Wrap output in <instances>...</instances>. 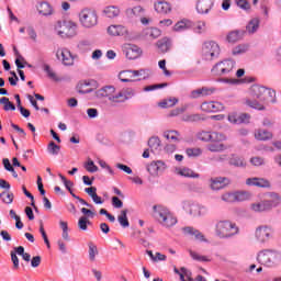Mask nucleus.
Wrapping results in <instances>:
<instances>
[{
	"label": "nucleus",
	"mask_w": 281,
	"mask_h": 281,
	"mask_svg": "<svg viewBox=\"0 0 281 281\" xmlns=\"http://www.w3.org/2000/svg\"><path fill=\"white\" fill-rule=\"evenodd\" d=\"M224 203H236V192H226L221 196Z\"/></svg>",
	"instance_id": "4d7b16f0"
},
{
	"label": "nucleus",
	"mask_w": 281,
	"mask_h": 281,
	"mask_svg": "<svg viewBox=\"0 0 281 281\" xmlns=\"http://www.w3.org/2000/svg\"><path fill=\"white\" fill-rule=\"evenodd\" d=\"M243 36H245V31H238V30L231 31L226 35V41L227 43H238V41H240Z\"/></svg>",
	"instance_id": "c9c22d12"
},
{
	"label": "nucleus",
	"mask_w": 281,
	"mask_h": 281,
	"mask_svg": "<svg viewBox=\"0 0 281 281\" xmlns=\"http://www.w3.org/2000/svg\"><path fill=\"white\" fill-rule=\"evenodd\" d=\"M216 0H198L195 3V10L198 14H210L214 10V4Z\"/></svg>",
	"instance_id": "f3484780"
},
{
	"label": "nucleus",
	"mask_w": 281,
	"mask_h": 281,
	"mask_svg": "<svg viewBox=\"0 0 281 281\" xmlns=\"http://www.w3.org/2000/svg\"><path fill=\"white\" fill-rule=\"evenodd\" d=\"M148 147L151 153L157 155V153L161 151V139L158 136H151L148 139Z\"/></svg>",
	"instance_id": "7c9ffc66"
},
{
	"label": "nucleus",
	"mask_w": 281,
	"mask_h": 281,
	"mask_svg": "<svg viewBox=\"0 0 281 281\" xmlns=\"http://www.w3.org/2000/svg\"><path fill=\"white\" fill-rule=\"evenodd\" d=\"M249 199H251V192H249V191H236L235 192V203L243 202V201H249Z\"/></svg>",
	"instance_id": "c03bdc74"
},
{
	"label": "nucleus",
	"mask_w": 281,
	"mask_h": 281,
	"mask_svg": "<svg viewBox=\"0 0 281 281\" xmlns=\"http://www.w3.org/2000/svg\"><path fill=\"white\" fill-rule=\"evenodd\" d=\"M202 56L204 60H214V58H218V56H221V46L213 41L205 42L202 46Z\"/></svg>",
	"instance_id": "9b49d317"
},
{
	"label": "nucleus",
	"mask_w": 281,
	"mask_h": 281,
	"mask_svg": "<svg viewBox=\"0 0 281 281\" xmlns=\"http://www.w3.org/2000/svg\"><path fill=\"white\" fill-rule=\"evenodd\" d=\"M200 110L203 113H218V111H225V105L218 101H204L200 105Z\"/></svg>",
	"instance_id": "dca6fc26"
},
{
	"label": "nucleus",
	"mask_w": 281,
	"mask_h": 281,
	"mask_svg": "<svg viewBox=\"0 0 281 281\" xmlns=\"http://www.w3.org/2000/svg\"><path fill=\"white\" fill-rule=\"evenodd\" d=\"M229 183H232V180L225 177H217V178L210 179V188L211 190H214V191L223 190L224 188H227Z\"/></svg>",
	"instance_id": "4be33fe9"
},
{
	"label": "nucleus",
	"mask_w": 281,
	"mask_h": 281,
	"mask_svg": "<svg viewBox=\"0 0 281 281\" xmlns=\"http://www.w3.org/2000/svg\"><path fill=\"white\" fill-rule=\"evenodd\" d=\"M181 207L187 214H189V216H192L193 218H201V216H205V214H207V207L192 201H182Z\"/></svg>",
	"instance_id": "9d476101"
},
{
	"label": "nucleus",
	"mask_w": 281,
	"mask_h": 281,
	"mask_svg": "<svg viewBox=\"0 0 281 281\" xmlns=\"http://www.w3.org/2000/svg\"><path fill=\"white\" fill-rule=\"evenodd\" d=\"M258 27H260V20L255 18L248 23L246 31L248 34H256V32H258Z\"/></svg>",
	"instance_id": "79ce46f5"
},
{
	"label": "nucleus",
	"mask_w": 281,
	"mask_h": 281,
	"mask_svg": "<svg viewBox=\"0 0 281 281\" xmlns=\"http://www.w3.org/2000/svg\"><path fill=\"white\" fill-rule=\"evenodd\" d=\"M228 164L235 168H247V160L243 156L232 154L228 158Z\"/></svg>",
	"instance_id": "c85d7f7f"
},
{
	"label": "nucleus",
	"mask_w": 281,
	"mask_h": 281,
	"mask_svg": "<svg viewBox=\"0 0 281 281\" xmlns=\"http://www.w3.org/2000/svg\"><path fill=\"white\" fill-rule=\"evenodd\" d=\"M179 102V99L177 98H169L167 100H164L159 103V106L161 109H170L172 106H175V104H177Z\"/></svg>",
	"instance_id": "603ef678"
},
{
	"label": "nucleus",
	"mask_w": 281,
	"mask_h": 281,
	"mask_svg": "<svg viewBox=\"0 0 281 281\" xmlns=\"http://www.w3.org/2000/svg\"><path fill=\"white\" fill-rule=\"evenodd\" d=\"M257 262L262 267L273 269L281 265V252L276 249H262L257 254Z\"/></svg>",
	"instance_id": "39448f33"
},
{
	"label": "nucleus",
	"mask_w": 281,
	"mask_h": 281,
	"mask_svg": "<svg viewBox=\"0 0 281 281\" xmlns=\"http://www.w3.org/2000/svg\"><path fill=\"white\" fill-rule=\"evenodd\" d=\"M186 153L189 157H201V155H203V149L199 147L187 148Z\"/></svg>",
	"instance_id": "052dcab7"
},
{
	"label": "nucleus",
	"mask_w": 281,
	"mask_h": 281,
	"mask_svg": "<svg viewBox=\"0 0 281 281\" xmlns=\"http://www.w3.org/2000/svg\"><path fill=\"white\" fill-rule=\"evenodd\" d=\"M106 33L109 34V36H121L123 38L131 37V31H128V27L122 24H111L110 26H108Z\"/></svg>",
	"instance_id": "4468645a"
},
{
	"label": "nucleus",
	"mask_w": 281,
	"mask_h": 281,
	"mask_svg": "<svg viewBox=\"0 0 281 281\" xmlns=\"http://www.w3.org/2000/svg\"><path fill=\"white\" fill-rule=\"evenodd\" d=\"M153 216L161 227L165 229H171L175 227L179 220L177 218L176 214L170 211V209L162 206V205H155Z\"/></svg>",
	"instance_id": "7ed1b4c3"
},
{
	"label": "nucleus",
	"mask_w": 281,
	"mask_h": 281,
	"mask_svg": "<svg viewBox=\"0 0 281 281\" xmlns=\"http://www.w3.org/2000/svg\"><path fill=\"white\" fill-rule=\"evenodd\" d=\"M201 120H203V116L199 113L182 115V122H201Z\"/></svg>",
	"instance_id": "8fccbe9b"
},
{
	"label": "nucleus",
	"mask_w": 281,
	"mask_h": 281,
	"mask_svg": "<svg viewBox=\"0 0 281 281\" xmlns=\"http://www.w3.org/2000/svg\"><path fill=\"white\" fill-rule=\"evenodd\" d=\"M93 45V43H91V41L89 40H82L78 43L77 47L80 52H89V49H91V46Z\"/></svg>",
	"instance_id": "6e6d98bb"
},
{
	"label": "nucleus",
	"mask_w": 281,
	"mask_h": 281,
	"mask_svg": "<svg viewBox=\"0 0 281 281\" xmlns=\"http://www.w3.org/2000/svg\"><path fill=\"white\" fill-rule=\"evenodd\" d=\"M250 164H251V166H255L256 168H258L260 166H265V158H262L260 156L251 157Z\"/></svg>",
	"instance_id": "69168bd1"
},
{
	"label": "nucleus",
	"mask_w": 281,
	"mask_h": 281,
	"mask_svg": "<svg viewBox=\"0 0 281 281\" xmlns=\"http://www.w3.org/2000/svg\"><path fill=\"white\" fill-rule=\"evenodd\" d=\"M162 137H165V139H167V142H172L173 144H177L178 142L181 140V135L179 134V132L175 131V130H168L165 131L162 133Z\"/></svg>",
	"instance_id": "473e14b6"
},
{
	"label": "nucleus",
	"mask_w": 281,
	"mask_h": 281,
	"mask_svg": "<svg viewBox=\"0 0 281 281\" xmlns=\"http://www.w3.org/2000/svg\"><path fill=\"white\" fill-rule=\"evenodd\" d=\"M154 8L158 14H169L172 11L170 3L164 0L155 2Z\"/></svg>",
	"instance_id": "c756f323"
},
{
	"label": "nucleus",
	"mask_w": 281,
	"mask_h": 281,
	"mask_svg": "<svg viewBox=\"0 0 281 281\" xmlns=\"http://www.w3.org/2000/svg\"><path fill=\"white\" fill-rule=\"evenodd\" d=\"M98 164H99V166H101L102 168L108 170L109 175H111L112 177H113V175H115V171H113V169L111 168V166H109V164H106V161L99 159Z\"/></svg>",
	"instance_id": "774afa93"
},
{
	"label": "nucleus",
	"mask_w": 281,
	"mask_h": 281,
	"mask_svg": "<svg viewBox=\"0 0 281 281\" xmlns=\"http://www.w3.org/2000/svg\"><path fill=\"white\" fill-rule=\"evenodd\" d=\"M147 256H149V258H150V260H153V262H164L167 259L166 255H164L161 252L153 254V250H148Z\"/></svg>",
	"instance_id": "de8ad7c7"
},
{
	"label": "nucleus",
	"mask_w": 281,
	"mask_h": 281,
	"mask_svg": "<svg viewBox=\"0 0 281 281\" xmlns=\"http://www.w3.org/2000/svg\"><path fill=\"white\" fill-rule=\"evenodd\" d=\"M47 150L49 153V155H58L60 153V146L56 145V143L50 142L47 146Z\"/></svg>",
	"instance_id": "680f3d73"
},
{
	"label": "nucleus",
	"mask_w": 281,
	"mask_h": 281,
	"mask_svg": "<svg viewBox=\"0 0 281 281\" xmlns=\"http://www.w3.org/2000/svg\"><path fill=\"white\" fill-rule=\"evenodd\" d=\"M189 254L192 260H195V262H212V256L201 255L194 250H190Z\"/></svg>",
	"instance_id": "e433bc0d"
},
{
	"label": "nucleus",
	"mask_w": 281,
	"mask_h": 281,
	"mask_svg": "<svg viewBox=\"0 0 281 281\" xmlns=\"http://www.w3.org/2000/svg\"><path fill=\"white\" fill-rule=\"evenodd\" d=\"M83 168L87 170V172H98L99 168L95 166V162L91 160V158H88L87 161L83 164Z\"/></svg>",
	"instance_id": "864d4df0"
},
{
	"label": "nucleus",
	"mask_w": 281,
	"mask_h": 281,
	"mask_svg": "<svg viewBox=\"0 0 281 281\" xmlns=\"http://www.w3.org/2000/svg\"><path fill=\"white\" fill-rule=\"evenodd\" d=\"M121 82H139L140 79H135V70H123L117 75Z\"/></svg>",
	"instance_id": "cd10ccee"
},
{
	"label": "nucleus",
	"mask_w": 281,
	"mask_h": 281,
	"mask_svg": "<svg viewBox=\"0 0 281 281\" xmlns=\"http://www.w3.org/2000/svg\"><path fill=\"white\" fill-rule=\"evenodd\" d=\"M236 67V61L233 59H224L214 65L212 72L214 76H226V74H232Z\"/></svg>",
	"instance_id": "ddd939ff"
},
{
	"label": "nucleus",
	"mask_w": 281,
	"mask_h": 281,
	"mask_svg": "<svg viewBox=\"0 0 281 281\" xmlns=\"http://www.w3.org/2000/svg\"><path fill=\"white\" fill-rule=\"evenodd\" d=\"M0 199L2 203H5V205H12V203L14 202V193L10 191H3L2 193H0Z\"/></svg>",
	"instance_id": "37998d69"
},
{
	"label": "nucleus",
	"mask_w": 281,
	"mask_h": 281,
	"mask_svg": "<svg viewBox=\"0 0 281 281\" xmlns=\"http://www.w3.org/2000/svg\"><path fill=\"white\" fill-rule=\"evenodd\" d=\"M91 225V222L87 216H81L78 221V227L81 232H87L88 226Z\"/></svg>",
	"instance_id": "13d9d810"
},
{
	"label": "nucleus",
	"mask_w": 281,
	"mask_h": 281,
	"mask_svg": "<svg viewBox=\"0 0 281 281\" xmlns=\"http://www.w3.org/2000/svg\"><path fill=\"white\" fill-rule=\"evenodd\" d=\"M212 132L210 131H200L196 134V138L200 139V142H206L210 143Z\"/></svg>",
	"instance_id": "bf43d9fd"
},
{
	"label": "nucleus",
	"mask_w": 281,
	"mask_h": 281,
	"mask_svg": "<svg viewBox=\"0 0 281 281\" xmlns=\"http://www.w3.org/2000/svg\"><path fill=\"white\" fill-rule=\"evenodd\" d=\"M192 25V21L181 20L173 25V32H186V30H190Z\"/></svg>",
	"instance_id": "4c0bfd02"
},
{
	"label": "nucleus",
	"mask_w": 281,
	"mask_h": 281,
	"mask_svg": "<svg viewBox=\"0 0 281 281\" xmlns=\"http://www.w3.org/2000/svg\"><path fill=\"white\" fill-rule=\"evenodd\" d=\"M54 30L60 38H74L78 34V23L71 20L58 21L55 23Z\"/></svg>",
	"instance_id": "0eeeda50"
},
{
	"label": "nucleus",
	"mask_w": 281,
	"mask_h": 281,
	"mask_svg": "<svg viewBox=\"0 0 281 281\" xmlns=\"http://www.w3.org/2000/svg\"><path fill=\"white\" fill-rule=\"evenodd\" d=\"M276 229L269 225H260L255 229V240L258 245H267L270 240H273Z\"/></svg>",
	"instance_id": "1a4fd4ad"
},
{
	"label": "nucleus",
	"mask_w": 281,
	"mask_h": 281,
	"mask_svg": "<svg viewBox=\"0 0 281 281\" xmlns=\"http://www.w3.org/2000/svg\"><path fill=\"white\" fill-rule=\"evenodd\" d=\"M249 52V44H239L235 46L232 50L233 56H243Z\"/></svg>",
	"instance_id": "a19ab883"
},
{
	"label": "nucleus",
	"mask_w": 281,
	"mask_h": 281,
	"mask_svg": "<svg viewBox=\"0 0 281 281\" xmlns=\"http://www.w3.org/2000/svg\"><path fill=\"white\" fill-rule=\"evenodd\" d=\"M37 11L42 16H52V14H54V9L47 2H41L37 4Z\"/></svg>",
	"instance_id": "72a5a7b5"
},
{
	"label": "nucleus",
	"mask_w": 281,
	"mask_h": 281,
	"mask_svg": "<svg viewBox=\"0 0 281 281\" xmlns=\"http://www.w3.org/2000/svg\"><path fill=\"white\" fill-rule=\"evenodd\" d=\"M180 271H181V273H180L181 281H192V272H190L186 268H181Z\"/></svg>",
	"instance_id": "0e129e2a"
},
{
	"label": "nucleus",
	"mask_w": 281,
	"mask_h": 281,
	"mask_svg": "<svg viewBox=\"0 0 281 281\" xmlns=\"http://www.w3.org/2000/svg\"><path fill=\"white\" fill-rule=\"evenodd\" d=\"M178 175H180V177H188V178H192V179H199V173L194 172L190 168L178 169Z\"/></svg>",
	"instance_id": "a18cd8bd"
},
{
	"label": "nucleus",
	"mask_w": 281,
	"mask_h": 281,
	"mask_svg": "<svg viewBox=\"0 0 281 281\" xmlns=\"http://www.w3.org/2000/svg\"><path fill=\"white\" fill-rule=\"evenodd\" d=\"M134 78L136 80H147V78H150V70L148 69L134 70Z\"/></svg>",
	"instance_id": "49530a36"
},
{
	"label": "nucleus",
	"mask_w": 281,
	"mask_h": 281,
	"mask_svg": "<svg viewBox=\"0 0 281 281\" xmlns=\"http://www.w3.org/2000/svg\"><path fill=\"white\" fill-rule=\"evenodd\" d=\"M142 36L145 41H155L161 36V30L157 27H147L143 30Z\"/></svg>",
	"instance_id": "b1692460"
},
{
	"label": "nucleus",
	"mask_w": 281,
	"mask_h": 281,
	"mask_svg": "<svg viewBox=\"0 0 281 281\" xmlns=\"http://www.w3.org/2000/svg\"><path fill=\"white\" fill-rule=\"evenodd\" d=\"M211 144L207 145V150L210 153H225L227 150V145L222 142H227V135L221 132H211Z\"/></svg>",
	"instance_id": "6e6552de"
},
{
	"label": "nucleus",
	"mask_w": 281,
	"mask_h": 281,
	"mask_svg": "<svg viewBox=\"0 0 281 281\" xmlns=\"http://www.w3.org/2000/svg\"><path fill=\"white\" fill-rule=\"evenodd\" d=\"M248 97L243 99L244 106L255 111H267L271 104H278L276 90L262 85H252L247 91Z\"/></svg>",
	"instance_id": "f257e3e1"
},
{
	"label": "nucleus",
	"mask_w": 281,
	"mask_h": 281,
	"mask_svg": "<svg viewBox=\"0 0 281 281\" xmlns=\"http://www.w3.org/2000/svg\"><path fill=\"white\" fill-rule=\"evenodd\" d=\"M102 14L106 19H117L122 14V10L117 5H108L102 10Z\"/></svg>",
	"instance_id": "bb28decb"
},
{
	"label": "nucleus",
	"mask_w": 281,
	"mask_h": 281,
	"mask_svg": "<svg viewBox=\"0 0 281 281\" xmlns=\"http://www.w3.org/2000/svg\"><path fill=\"white\" fill-rule=\"evenodd\" d=\"M95 98L108 100L111 106H119V104H124L127 100L135 98V90L133 88L117 90L113 86H105L95 91Z\"/></svg>",
	"instance_id": "f03ea898"
},
{
	"label": "nucleus",
	"mask_w": 281,
	"mask_h": 281,
	"mask_svg": "<svg viewBox=\"0 0 281 281\" xmlns=\"http://www.w3.org/2000/svg\"><path fill=\"white\" fill-rule=\"evenodd\" d=\"M78 21L83 30H93L100 23V15L95 9L86 7L78 12Z\"/></svg>",
	"instance_id": "20e7f679"
},
{
	"label": "nucleus",
	"mask_w": 281,
	"mask_h": 281,
	"mask_svg": "<svg viewBox=\"0 0 281 281\" xmlns=\"http://www.w3.org/2000/svg\"><path fill=\"white\" fill-rule=\"evenodd\" d=\"M239 117H240V114H238L236 112H231L228 114V122L231 124H240Z\"/></svg>",
	"instance_id": "338daca9"
},
{
	"label": "nucleus",
	"mask_w": 281,
	"mask_h": 281,
	"mask_svg": "<svg viewBox=\"0 0 281 281\" xmlns=\"http://www.w3.org/2000/svg\"><path fill=\"white\" fill-rule=\"evenodd\" d=\"M122 52L125 54V58H127V60H137V58L143 54L139 46L134 44H124L122 46Z\"/></svg>",
	"instance_id": "2eb2a0df"
},
{
	"label": "nucleus",
	"mask_w": 281,
	"mask_h": 281,
	"mask_svg": "<svg viewBox=\"0 0 281 281\" xmlns=\"http://www.w3.org/2000/svg\"><path fill=\"white\" fill-rule=\"evenodd\" d=\"M146 10L142 5H136L133 8H128L125 10V15L127 19H139V16H144Z\"/></svg>",
	"instance_id": "393cba45"
},
{
	"label": "nucleus",
	"mask_w": 281,
	"mask_h": 281,
	"mask_svg": "<svg viewBox=\"0 0 281 281\" xmlns=\"http://www.w3.org/2000/svg\"><path fill=\"white\" fill-rule=\"evenodd\" d=\"M55 56L64 67H74L76 58H78V55L71 54V50L66 47L57 48Z\"/></svg>",
	"instance_id": "f8f14e48"
},
{
	"label": "nucleus",
	"mask_w": 281,
	"mask_h": 281,
	"mask_svg": "<svg viewBox=\"0 0 281 281\" xmlns=\"http://www.w3.org/2000/svg\"><path fill=\"white\" fill-rule=\"evenodd\" d=\"M128 210L124 209L121 211L120 215L117 216V221L121 225V227H130L131 226V223H128Z\"/></svg>",
	"instance_id": "58836bf2"
},
{
	"label": "nucleus",
	"mask_w": 281,
	"mask_h": 281,
	"mask_svg": "<svg viewBox=\"0 0 281 281\" xmlns=\"http://www.w3.org/2000/svg\"><path fill=\"white\" fill-rule=\"evenodd\" d=\"M98 87H99L98 81L93 79H88V80L80 81L77 85V91L78 93H81V94L92 93V91H95Z\"/></svg>",
	"instance_id": "6ab92c4d"
},
{
	"label": "nucleus",
	"mask_w": 281,
	"mask_h": 281,
	"mask_svg": "<svg viewBox=\"0 0 281 281\" xmlns=\"http://www.w3.org/2000/svg\"><path fill=\"white\" fill-rule=\"evenodd\" d=\"M166 168H168L166 162L161 160H154L149 165H147V172H149L151 177H159V175H161V172H164Z\"/></svg>",
	"instance_id": "aec40b11"
},
{
	"label": "nucleus",
	"mask_w": 281,
	"mask_h": 281,
	"mask_svg": "<svg viewBox=\"0 0 281 281\" xmlns=\"http://www.w3.org/2000/svg\"><path fill=\"white\" fill-rule=\"evenodd\" d=\"M43 69L45 74H47L48 78H50V80H55V82L60 81V78H58V75H56V71H54L49 65L44 64Z\"/></svg>",
	"instance_id": "09e8293b"
},
{
	"label": "nucleus",
	"mask_w": 281,
	"mask_h": 281,
	"mask_svg": "<svg viewBox=\"0 0 281 281\" xmlns=\"http://www.w3.org/2000/svg\"><path fill=\"white\" fill-rule=\"evenodd\" d=\"M0 104H3L4 111H16L14 103L10 102V99L7 97L0 99Z\"/></svg>",
	"instance_id": "3c124183"
},
{
	"label": "nucleus",
	"mask_w": 281,
	"mask_h": 281,
	"mask_svg": "<svg viewBox=\"0 0 281 281\" xmlns=\"http://www.w3.org/2000/svg\"><path fill=\"white\" fill-rule=\"evenodd\" d=\"M89 247V260L90 262H95V256H98V246H95L93 243H90L88 245Z\"/></svg>",
	"instance_id": "5fc2aeb1"
},
{
	"label": "nucleus",
	"mask_w": 281,
	"mask_h": 281,
	"mask_svg": "<svg viewBox=\"0 0 281 281\" xmlns=\"http://www.w3.org/2000/svg\"><path fill=\"white\" fill-rule=\"evenodd\" d=\"M214 232L217 238H234V236H237L239 228L236 223L229 220H220L215 223Z\"/></svg>",
	"instance_id": "423d86ee"
},
{
	"label": "nucleus",
	"mask_w": 281,
	"mask_h": 281,
	"mask_svg": "<svg viewBox=\"0 0 281 281\" xmlns=\"http://www.w3.org/2000/svg\"><path fill=\"white\" fill-rule=\"evenodd\" d=\"M192 27L195 34H205V32H207V23H205V21H198Z\"/></svg>",
	"instance_id": "ea45409f"
},
{
	"label": "nucleus",
	"mask_w": 281,
	"mask_h": 281,
	"mask_svg": "<svg viewBox=\"0 0 281 281\" xmlns=\"http://www.w3.org/2000/svg\"><path fill=\"white\" fill-rule=\"evenodd\" d=\"M236 5L240 8V10H245L246 12L251 10V4L249 0H235Z\"/></svg>",
	"instance_id": "e2e57ef3"
},
{
	"label": "nucleus",
	"mask_w": 281,
	"mask_h": 281,
	"mask_svg": "<svg viewBox=\"0 0 281 281\" xmlns=\"http://www.w3.org/2000/svg\"><path fill=\"white\" fill-rule=\"evenodd\" d=\"M157 48L161 54H166L170 52V47H172V41L168 37H162L156 43Z\"/></svg>",
	"instance_id": "2f4dec72"
},
{
	"label": "nucleus",
	"mask_w": 281,
	"mask_h": 281,
	"mask_svg": "<svg viewBox=\"0 0 281 281\" xmlns=\"http://www.w3.org/2000/svg\"><path fill=\"white\" fill-rule=\"evenodd\" d=\"M273 134L267 130L258 128L255 131V138H257L259 142H267L269 139H272Z\"/></svg>",
	"instance_id": "f704fd0d"
},
{
	"label": "nucleus",
	"mask_w": 281,
	"mask_h": 281,
	"mask_svg": "<svg viewBox=\"0 0 281 281\" xmlns=\"http://www.w3.org/2000/svg\"><path fill=\"white\" fill-rule=\"evenodd\" d=\"M263 201L268 210L271 212V210H273L274 207H279V205L281 204L280 193L267 192L263 194Z\"/></svg>",
	"instance_id": "a211bd4d"
},
{
	"label": "nucleus",
	"mask_w": 281,
	"mask_h": 281,
	"mask_svg": "<svg viewBox=\"0 0 281 281\" xmlns=\"http://www.w3.org/2000/svg\"><path fill=\"white\" fill-rule=\"evenodd\" d=\"M246 186L250 188H271V181L267 178L252 177L246 179Z\"/></svg>",
	"instance_id": "412c9836"
},
{
	"label": "nucleus",
	"mask_w": 281,
	"mask_h": 281,
	"mask_svg": "<svg viewBox=\"0 0 281 281\" xmlns=\"http://www.w3.org/2000/svg\"><path fill=\"white\" fill-rule=\"evenodd\" d=\"M249 209L250 212H254L255 214H265V212H270L265 199L252 202Z\"/></svg>",
	"instance_id": "a878e982"
},
{
	"label": "nucleus",
	"mask_w": 281,
	"mask_h": 281,
	"mask_svg": "<svg viewBox=\"0 0 281 281\" xmlns=\"http://www.w3.org/2000/svg\"><path fill=\"white\" fill-rule=\"evenodd\" d=\"M183 234H186L187 236H194L195 240H199V243H210V240L205 238V235L194 227H184Z\"/></svg>",
	"instance_id": "5701e85b"
}]
</instances>
